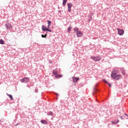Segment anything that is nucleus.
<instances>
[{"label": "nucleus", "mask_w": 128, "mask_h": 128, "mask_svg": "<svg viewBox=\"0 0 128 128\" xmlns=\"http://www.w3.org/2000/svg\"><path fill=\"white\" fill-rule=\"evenodd\" d=\"M94 90H95V92H96V90H96V88H94Z\"/></svg>", "instance_id": "28"}, {"label": "nucleus", "mask_w": 128, "mask_h": 128, "mask_svg": "<svg viewBox=\"0 0 128 128\" xmlns=\"http://www.w3.org/2000/svg\"><path fill=\"white\" fill-rule=\"evenodd\" d=\"M42 30L44 32H46L48 30V28H46L44 25H43L42 26Z\"/></svg>", "instance_id": "14"}, {"label": "nucleus", "mask_w": 128, "mask_h": 128, "mask_svg": "<svg viewBox=\"0 0 128 128\" xmlns=\"http://www.w3.org/2000/svg\"><path fill=\"white\" fill-rule=\"evenodd\" d=\"M38 92V88H36V89H35V92Z\"/></svg>", "instance_id": "25"}, {"label": "nucleus", "mask_w": 128, "mask_h": 128, "mask_svg": "<svg viewBox=\"0 0 128 128\" xmlns=\"http://www.w3.org/2000/svg\"><path fill=\"white\" fill-rule=\"evenodd\" d=\"M68 12H72V4L68 3Z\"/></svg>", "instance_id": "6"}, {"label": "nucleus", "mask_w": 128, "mask_h": 128, "mask_svg": "<svg viewBox=\"0 0 128 128\" xmlns=\"http://www.w3.org/2000/svg\"><path fill=\"white\" fill-rule=\"evenodd\" d=\"M118 70L116 69H114L111 73V77L113 78H114L118 74Z\"/></svg>", "instance_id": "2"}, {"label": "nucleus", "mask_w": 128, "mask_h": 128, "mask_svg": "<svg viewBox=\"0 0 128 128\" xmlns=\"http://www.w3.org/2000/svg\"><path fill=\"white\" fill-rule=\"evenodd\" d=\"M103 81L104 82H106V84H108L110 88H111L112 87V84H108V81H106V80H103Z\"/></svg>", "instance_id": "16"}, {"label": "nucleus", "mask_w": 128, "mask_h": 128, "mask_svg": "<svg viewBox=\"0 0 128 128\" xmlns=\"http://www.w3.org/2000/svg\"><path fill=\"white\" fill-rule=\"evenodd\" d=\"M48 116H54V114L52 112H50L47 114Z\"/></svg>", "instance_id": "17"}, {"label": "nucleus", "mask_w": 128, "mask_h": 128, "mask_svg": "<svg viewBox=\"0 0 128 128\" xmlns=\"http://www.w3.org/2000/svg\"><path fill=\"white\" fill-rule=\"evenodd\" d=\"M117 30L118 31V34L120 36H123L124 32V30H120V28H118Z\"/></svg>", "instance_id": "5"}, {"label": "nucleus", "mask_w": 128, "mask_h": 128, "mask_svg": "<svg viewBox=\"0 0 128 128\" xmlns=\"http://www.w3.org/2000/svg\"><path fill=\"white\" fill-rule=\"evenodd\" d=\"M7 96L10 98L11 100H14V98H12V95L10 94H6Z\"/></svg>", "instance_id": "13"}, {"label": "nucleus", "mask_w": 128, "mask_h": 128, "mask_svg": "<svg viewBox=\"0 0 128 128\" xmlns=\"http://www.w3.org/2000/svg\"><path fill=\"white\" fill-rule=\"evenodd\" d=\"M4 44V40L2 39H1L0 40V44Z\"/></svg>", "instance_id": "20"}, {"label": "nucleus", "mask_w": 128, "mask_h": 128, "mask_svg": "<svg viewBox=\"0 0 128 128\" xmlns=\"http://www.w3.org/2000/svg\"><path fill=\"white\" fill-rule=\"evenodd\" d=\"M16 126H18V124H16Z\"/></svg>", "instance_id": "32"}, {"label": "nucleus", "mask_w": 128, "mask_h": 128, "mask_svg": "<svg viewBox=\"0 0 128 128\" xmlns=\"http://www.w3.org/2000/svg\"><path fill=\"white\" fill-rule=\"evenodd\" d=\"M91 59L94 60V62H100V60H102V58H100V56H91Z\"/></svg>", "instance_id": "3"}, {"label": "nucleus", "mask_w": 128, "mask_h": 128, "mask_svg": "<svg viewBox=\"0 0 128 128\" xmlns=\"http://www.w3.org/2000/svg\"><path fill=\"white\" fill-rule=\"evenodd\" d=\"M52 74L56 76V78H58V71L56 70H53Z\"/></svg>", "instance_id": "10"}, {"label": "nucleus", "mask_w": 128, "mask_h": 128, "mask_svg": "<svg viewBox=\"0 0 128 128\" xmlns=\"http://www.w3.org/2000/svg\"><path fill=\"white\" fill-rule=\"evenodd\" d=\"M47 22L48 24V28H50V24H52V21L48 20Z\"/></svg>", "instance_id": "18"}, {"label": "nucleus", "mask_w": 128, "mask_h": 128, "mask_svg": "<svg viewBox=\"0 0 128 128\" xmlns=\"http://www.w3.org/2000/svg\"><path fill=\"white\" fill-rule=\"evenodd\" d=\"M56 94V96H58V94Z\"/></svg>", "instance_id": "31"}, {"label": "nucleus", "mask_w": 128, "mask_h": 128, "mask_svg": "<svg viewBox=\"0 0 128 128\" xmlns=\"http://www.w3.org/2000/svg\"><path fill=\"white\" fill-rule=\"evenodd\" d=\"M21 82H25L26 84H28V82H30V78L28 77H25L24 78L21 79L20 80Z\"/></svg>", "instance_id": "4"}, {"label": "nucleus", "mask_w": 128, "mask_h": 128, "mask_svg": "<svg viewBox=\"0 0 128 128\" xmlns=\"http://www.w3.org/2000/svg\"><path fill=\"white\" fill-rule=\"evenodd\" d=\"M74 32H76V36H77V38H82V36H84V33H82V31L78 30V28H74Z\"/></svg>", "instance_id": "1"}, {"label": "nucleus", "mask_w": 128, "mask_h": 128, "mask_svg": "<svg viewBox=\"0 0 128 128\" xmlns=\"http://www.w3.org/2000/svg\"><path fill=\"white\" fill-rule=\"evenodd\" d=\"M40 122H42V124H48V121H46V120H40Z\"/></svg>", "instance_id": "11"}, {"label": "nucleus", "mask_w": 128, "mask_h": 128, "mask_svg": "<svg viewBox=\"0 0 128 128\" xmlns=\"http://www.w3.org/2000/svg\"><path fill=\"white\" fill-rule=\"evenodd\" d=\"M72 80L74 82H76L78 80H80V78H76V77H72Z\"/></svg>", "instance_id": "9"}, {"label": "nucleus", "mask_w": 128, "mask_h": 128, "mask_svg": "<svg viewBox=\"0 0 128 128\" xmlns=\"http://www.w3.org/2000/svg\"><path fill=\"white\" fill-rule=\"evenodd\" d=\"M122 75L120 74H118L116 76H115L114 78H113L114 80H120L121 78H122Z\"/></svg>", "instance_id": "8"}, {"label": "nucleus", "mask_w": 128, "mask_h": 128, "mask_svg": "<svg viewBox=\"0 0 128 128\" xmlns=\"http://www.w3.org/2000/svg\"><path fill=\"white\" fill-rule=\"evenodd\" d=\"M124 114H125V116H128V115L126 114L125 113Z\"/></svg>", "instance_id": "29"}, {"label": "nucleus", "mask_w": 128, "mask_h": 128, "mask_svg": "<svg viewBox=\"0 0 128 128\" xmlns=\"http://www.w3.org/2000/svg\"><path fill=\"white\" fill-rule=\"evenodd\" d=\"M58 12H59V13L62 12V10H58Z\"/></svg>", "instance_id": "27"}, {"label": "nucleus", "mask_w": 128, "mask_h": 128, "mask_svg": "<svg viewBox=\"0 0 128 128\" xmlns=\"http://www.w3.org/2000/svg\"><path fill=\"white\" fill-rule=\"evenodd\" d=\"M92 20V17L90 18V20H89V22H90V20Z\"/></svg>", "instance_id": "30"}, {"label": "nucleus", "mask_w": 128, "mask_h": 128, "mask_svg": "<svg viewBox=\"0 0 128 128\" xmlns=\"http://www.w3.org/2000/svg\"><path fill=\"white\" fill-rule=\"evenodd\" d=\"M72 26H69L68 28V32H71L72 31Z\"/></svg>", "instance_id": "22"}, {"label": "nucleus", "mask_w": 128, "mask_h": 128, "mask_svg": "<svg viewBox=\"0 0 128 128\" xmlns=\"http://www.w3.org/2000/svg\"><path fill=\"white\" fill-rule=\"evenodd\" d=\"M62 4L63 6H66V0H63Z\"/></svg>", "instance_id": "19"}, {"label": "nucleus", "mask_w": 128, "mask_h": 128, "mask_svg": "<svg viewBox=\"0 0 128 128\" xmlns=\"http://www.w3.org/2000/svg\"><path fill=\"white\" fill-rule=\"evenodd\" d=\"M120 72H121L122 74H123V76H125V74H126V72H125V71H124V68H121Z\"/></svg>", "instance_id": "15"}, {"label": "nucleus", "mask_w": 128, "mask_h": 128, "mask_svg": "<svg viewBox=\"0 0 128 128\" xmlns=\"http://www.w3.org/2000/svg\"><path fill=\"white\" fill-rule=\"evenodd\" d=\"M48 36V35L46 34H45L44 35L42 34V38H46V36Z\"/></svg>", "instance_id": "21"}, {"label": "nucleus", "mask_w": 128, "mask_h": 128, "mask_svg": "<svg viewBox=\"0 0 128 128\" xmlns=\"http://www.w3.org/2000/svg\"><path fill=\"white\" fill-rule=\"evenodd\" d=\"M120 122V120H114L112 121L111 122L112 124H118V122Z\"/></svg>", "instance_id": "12"}, {"label": "nucleus", "mask_w": 128, "mask_h": 128, "mask_svg": "<svg viewBox=\"0 0 128 128\" xmlns=\"http://www.w3.org/2000/svg\"><path fill=\"white\" fill-rule=\"evenodd\" d=\"M58 78H62V76L60 74H57Z\"/></svg>", "instance_id": "26"}, {"label": "nucleus", "mask_w": 128, "mask_h": 128, "mask_svg": "<svg viewBox=\"0 0 128 128\" xmlns=\"http://www.w3.org/2000/svg\"><path fill=\"white\" fill-rule=\"evenodd\" d=\"M6 28L7 30H12V26L10 24H5Z\"/></svg>", "instance_id": "7"}, {"label": "nucleus", "mask_w": 128, "mask_h": 128, "mask_svg": "<svg viewBox=\"0 0 128 128\" xmlns=\"http://www.w3.org/2000/svg\"><path fill=\"white\" fill-rule=\"evenodd\" d=\"M119 116L121 120H124V116H120V115H119Z\"/></svg>", "instance_id": "23"}, {"label": "nucleus", "mask_w": 128, "mask_h": 128, "mask_svg": "<svg viewBox=\"0 0 128 128\" xmlns=\"http://www.w3.org/2000/svg\"><path fill=\"white\" fill-rule=\"evenodd\" d=\"M48 28H49V27H48V29H47V30H46L47 32H52V30H49V29H48Z\"/></svg>", "instance_id": "24"}]
</instances>
